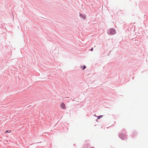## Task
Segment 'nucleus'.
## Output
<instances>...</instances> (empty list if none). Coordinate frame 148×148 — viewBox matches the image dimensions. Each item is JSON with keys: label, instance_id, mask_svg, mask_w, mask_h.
<instances>
[{"label": "nucleus", "instance_id": "obj_3", "mask_svg": "<svg viewBox=\"0 0 148 148\" xmlns=\"http://www.w3.org/2000/svg\"><path fill=\"white\" fill-rule=\"evenodd\" d=\"M81 68L82 69L84 70L86 68V66H82L81 67Z\"/></svg>", "mask_w": 148, "mask_h": 148}, {"label": "nucleus", "instance_id": "obj_2", "mask_svg": "<svg viewBox=\"0 0 148 148\" xmlns=\"http://www.w3.org/2000/svg\"><path fill=\"white\" fill-rule=\"evenodd\" d=\"M60 107L63 109H65L66 108V106L63 103H62L60 105Z\"/></svg>", "mask_w": 148, "mask_h": 148}, {"label": "nucleus", "instance_id": "obj_4", "mask_svg": "<svg viewBox=\"0 0 148 148\" xmlns=\"http://www.w3.org/2000/svg\"><path fill=\"white\" fill-rule=\"evenodd\" d=\"M11 131L10 130H7L5 132V133H10L11 132Z\"/></svg>", "mask_w": 148, "mask_h": 148}, {"label": "nucleus", "instance_id": "obj_5", "mask_svg": "<svg viewBox=\"0 0 148 148\" xmlns=\"http://www.w3.org/2000/svg\"><path fill=\"white\" fill-rule=\"evenodd\" d=\"M83 17L84 18H86V16H83Z\"/></svg>", "mask_w": 148, "mask_h": 148}, {"label": "nucleus", "instance_id": "obj_1", "mask_svg": "<svg viewBox=\"0 0 148 148\" xmlns=\"http://www.w3.org/2000/svg\"><path fill=\"white\" fill-rule=\"evenodd\" d=\"M116 33L115 31L113 29H110L108 31V33L110 35L114 34Z\"/></svg>", "mask_w": 148, "mask_h": 148}, {"label": "nucleus", "instance_id": "obj_6", "mask_svg": "<svg viewBox=\"0 0 148 148\" xmlns=\"http://www.w3.org/2000/svg\"><path fill=\"white\" fill-rule=\"evenodd\" d=\"M92 50H93V48L91 49V51H92Z\"/></svg>", "mask_w": 148, "mask_h": 148}]
</instances>
